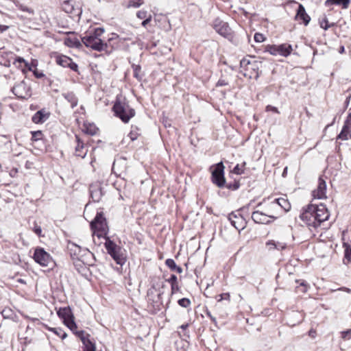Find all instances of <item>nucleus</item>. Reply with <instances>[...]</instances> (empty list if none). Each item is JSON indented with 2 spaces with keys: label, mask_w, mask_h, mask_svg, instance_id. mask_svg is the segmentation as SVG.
I'll return each instance as SVG.
<instances>
[{
  "label": "nucleus",
  "mask_w": 351,
  "mask_h": 351,
  "mask_svg": "<svg viewBox=\"0 0 351 351\" xmlns=\"http://www.w3.org/2000/svg\"><path fill=\"white\" fill-rule=\"evenodd\" d=\"M326 181L319 177L318 180V186L315 190L313 191V196L317 199L326 198Z\"/></svg>",
  "instance_id": "f3484780"
},
{
  "label": "nucleus",
  "mask_w": 351,
  "mask_h": 351,
  "mask_svg": "<svg viewBox=\"0 0 351 351\" xmlns=\"http://www.w3.org/2000/svg\"><path fill=\"white\" fill-rule=\"evenodd\" d=\"M148 13L146 10H139L136 13V16L140 19H145L148 17Z\"/></svg>",
  "instance_id": "09e8293b"
},
{
  "label": "nucleus",
  "mask_w": 351,
  "mask_h": 351,
  "mask_svg": "<svg viewBox=\"0 0 351 351\" xmlns=\"http://www.w3.org/2000/svg\"><path fill=\"white\" fill-rule=\"evenodd\" d=\"M266 245L268 247L269 250L276 249V241L274 240H269L266 243Z\"/></svg>",
  "instance_id": "864d4df0"
},
{
  "label": "nucleus",
  "mask_w": 351,
  "mask_h": 351,
  "mask_svg": "<svg viewBox=\"0 0 351 351\" xmlns=\"http://www.w3.org/2000/svg\"><path fill=\"white\" fill-rule=\"evenodd\" d=\"M219 299H218V301L220 302L223 300H230V295L229 293H221L219 295Z\"/></svg>",
  "instance_id": "4d7b16f0"
},
{
  "label": "nucleus",
  "mask_w": 351,
  "mask_h": 351,
  "mask_svg": "<svg viewBox=\"0 0 351 351\" xmlns=\"http://www.w3.org/2000/svg\"><path fill=\"white\" fill-rule=\"evenodd\" d=\"M67 250L69 251L71 260L82 258L87 261V258H92L94 256L93 254L87 248H82L73 243H67Z\"/></svg>",
  "instance_id": "20e7f679"
},
{
  "label": "nucleus",
  "mask_w": 351,
  "mask_h": 351,
  "mask_svg": "<svg viewBox=\"0 0 351 351\" xmlns=\"http://www.w3.org/2000/svg\"><path fill=\"white\" fill-rule=\"evenodd\" d=\"M67 101L71 103V108H74L77 104V99L73 93L67 94Z\"/></svg>",
  "instance_id": "c9c22d12"
},
{
  "label": "nucleus",
  "mask_w": 351,
  "mask_h": 351,
  "mask_svg": "<svg viewBox=\"0 0 351 351\" xmlns=\"http://www.w3.org/2000/svg\"><path fill=\"white\" fill-rule=\"evenodd\" d=\"M314 207L315 208V218L318 221L319 226L321 225L322 222L328 220L329 218V212L326 207V206L323 204H320L319 205L314 204Z\"/></svg>",
  "instance_id": "4468645a"
},
{
  "label": "nucleus",
  "mask_w": 351,
  "mask_h": 351,
  "mask_svg": "<svg viewBox=\"0 0 351 351\" xmlns=\"http://www.w3.org/2000/svg\"><path fill=\"white\" fill-rule=\"evenodd\" d=\"M89 337L90 335L86 333L80 339L84 346L82 351H95V345Z\"/></svg>",
  "instance_id": "5701e85b"
},
{
  "label": "nucleus",
  "mask_w": 351,
  "mask_h": 351,
  "mask_svg": "<svg viewBox=\"0 0 351 351\" xmlns=\"http://www.w3.org/2000/svg\"><path fill=\"white\" fill-rule=\"evenodd\" d=\"M350 0H326L325 1L326 6H330L332 5H341L343 9L348 8Z\"/></svg>",
  "instance_id": "393cba45"
},
{
  "label": "nucleus",
  "mask_w": 351,
  "mask_h": 351,
  "mask_svg": "<svg viewBox=\"0 0 351 351\" xmlns=\"http://www.w3.org/2000/svg\"><path fill=\"white\" fill-rule=\"evenodd\" d=\"M245 162H244L242 165L237 164L233 169L232 173L237 175H241L244 173V167Z\"/></svg>",
  "instance_id": "72a5a7b5"
},
{
  "label": "nucleus",
  "mask_w": 351,
  "mask_h": 351,
  "mask_svg": "<svg viewBox=\"0 0 351 351\" xmlns=\"http://www.w3.org/2000/svg\"><path fill=\"white\" fill-rule=\"evenodd\" d=\"M90 194L92 199L95 202H99L104 193L99 184H92L90 186Z\"/></svg>",
  "instance_id": "4be33fe9"
},
{
  "label": "nucleus",
  "mask_w": 351,
  "mask_h": 351,
  "mask_svg": "<svg viewBox=\"0 0 351 351\" xmlns=\"http://www.w3.org/2000/svg\"><path fill=\"white\" fill-rule=\"evenodd\" d=\"M213 27L219 34L224 38H232V31L228 23L217 18L214 20Z\"/></svg>",
  "instance_id": "6e6552de"
},
{
  "label": "nucleus",
  "mask_w": 351,
  "mask_h": 351,
  "mask_svg": "<svg viewBox=\"0 0 351 351\" xmlns=\"http://www.w3.org/2000/svg\"><path fill=\"white\" fill-rule=\"evenodd\" d=\"M57 313L61 318L62 323L66 325V307H60Z\"/></svg>",
  "instance_id": "4c0bfd02"
},
{
  "label": "nucleus",
  "mask_w": 351,
  "mask_h": 351,
  "mask_svg": "<svg viewBox=\"0 0 351 351\" xmlns=\"http://www.w3.org/2000/svg\"><path fill=\"white\" fill-rule=\"evenodd\" d=\"M166 281L170 285L178 282V278L175 274H171L170 278L167 279Z\"/></svg>",
  "instance_id": "603ef678"
},
{
  "label": "nucleus",
  "mask_w": 351,
  "mask_h": 351,
  "mask_svg": "<svg viewBox=\"0 0 351 351\" xmlns=\"http://www.w3.org/2000/svg\"><path fill=\"white\" fill-rule=\"evenodd\" d=\"M265 51L269 52L271 55L277 56L278 55V45H267L265 47Z\"/></svg>",
  "instance_id": "2f4dec72"
},
{
  "label": "nucleus",
  "mask_w": 351,
  "mask_h": 351,
  "mask_svg": "<svg viewBox=\"0 0 351 351\" xmlns=\"http://www.w3.org/2000/svg\"><path fill=\"white\" fill-rule=\"evenodd\" d=\"M112 110L114 115L125 123H128L136 114L134 109L129 105L125 98L121 99L117 97L113 105Z\"/></svg>",
  "instance_id": "f03ea898"
},
{
  "label": "nucleus",
  "mask_w": 351,
  "mask_h": 351,
  "mask_svg": "<svg viewBox=\"0 0 351 351\" xmlns=\"http://www.w3.org/2000/svg\"><path fill=\"white\" fill-rule=\"evenodd\" d=\"M351 129L347 128L346 126H343L341 132L338 134L337 139L341 141H346L348 139V136H351Z\"/></svg>",
  "instance_id": "cd10ccee"
},
{
  "label": "nucleus",
  "mask_w": 351,
  "mask_h": 351,
  "mask_svg": "<svg viewBox=\"0 0 351 351\" xmlns=\"http://www.w3.org/2000/svg\"><path fill=\"white\" fill-rule=\"evenodd\" d=\"M83 46L82 37L74 32H67V47L80 49Z\"/></svg>",
  "instance_id": "2eb2a0df"
},
{
  "label": "nucleus",
  "mask_w": 351,
  "mask_h": 351,
  "mask_svg": "<svg viewBox=\"0 0 351 351\" xmlns=\"http://www.w3.org/2000/svg\"><path fill=\"white\" fill-rule=\"evenodd\" d=\"M165 265L171 269V271H174L176 267L178 266L174 261L173 259L171 258H167L165 261Z\"/></svg>",
  "instance_id": "a19ab883"
},
{
  "label": "nucleus",
  "mask_w": 351,
  "mask_h": 351,
  "mask_svg": "<svg viewBox=\"0 0 351 351\" xmlns=\"http://www.w3.org/2000/svg\"><path fill=\"white\" fill-rule=\"evenodd\" d=\"M228 220L231 225L239 231L243 230L246 226V221L240 213H231L228 215Z\"/></svg>",
  "instance_id": "f8f14e48"
},
{
  "label": "nucleus",
  "mask_w": 351,
  "mask_h": 351,
  "mask_svg": "<svg viewBox=\"0 0 351 351\" xmlns=\"http://www.w3.org/2000/svg\"><path fill=\"white\" fill-rule=\"evenodd\" d=\"M254 38L256 43H262L265 40V37H264L263 34H262L261 33H256L254 34Z\"/></svg>",
  "instance_id": "8fccbe9b"
},
{
  "label": "nucleus",
  "mask_w": 351,
  "mask_h": 351,
  "mask_svg": "<svg viewBox=\"0 0 351 351\" xmlns=\"http://www.w3.org/2000/svg\"><path fill=\"white\" fill-rule=\"evenodd\" d=\"M260 64V62L256 60L250 61L247 58H243L240 61V67L242 69L241 72H243L244 76L256 80L259 77Z\"/></svg>",
  "instance_id": "7ed1b4c3"
},
{
  "label": "nucleus",
  "mask_w": 351,
  "mask_h": 351,
  "mask_svg": "<svg viewBox=\"0 0 351 351\" xmlns=\"http://www.w3.org/2000/svg\"><path fill=\"white\" fill-rule=\"evenodd\" d=\"M34 75L37 78H41L44 76V74L42 72H38V71H36L34 72Z\"/></svg>",
  "instance_id": "0e129e2a"
},
{
  "label": "nucleus",
  "mask_w": 351,
  "mask_h": 351,
  "mask_svg": "<svg viewBox=\"0 0 351 351\" xmlns=\"http://www.w3.org/2000/svg\"><path fill=\"white\" fill-rule=\"evenodd\" d=\"M42 136H43V134H42L41 131H40V130L32 132V141H38L42 138Z\"/></svg>",
  "instance_id": "a18cd8bd"
},
{
  "label": "nucleus",
  "mask_w": 351,
  "mask_h": 351,
  "mask_svg": "<svg viewBox=\"0 0 351 351\" xmlns=\"http://www.w3.org/2000/svg\"><path fill=\"white\" fill-rule=\"evenodd\" d=\"M343 247L344 248V264H348L351 263V245L348 243L343 242Z\"/></svg>",
  "instance_id": "a878e982"
},
{
  "label": "nucleus",
  "mask_w": 351,
  "mask_h": 351,
  "mask_svg": "<svg viewBox=\"0 0 351 351\" xmlns=\"http://www.w3.org/2000/svg\"><path fill=\"white\" fill-rule=\"evenodd\" d=\"M343 126H346L347 128L351 129V113H349L348 115L344 122Z\"/></svg>",
  "instance_id": "5fc2aeb1"
},
{
  "label": "nucleus",
  "mask_w": 351,
  "mask_h": 351,
  "mask_svg": "<svg viewBox=\"0 0 351 351\" xmlns=\"http://www.w3.org/2000/svg\"><path fill=\"white\" fill-rule=\"evenodd\" d=\"M34 261L43 267H47L52 263V259L49 254L44 250L43 248L37 247L34 253Z\"/></svg>",
  "instance_id": "9d476101"
},
{
  "label": "nucleus",
  "mask_w": 351,
  "mask_h": 351,
  "mask_svg": "<svg viewBox=\"0 0 351 351\" xmlns=\"http://www.w3.org/2000/svg\"><path fill=\"white\" fill-rule=\"evenodd\" d=\"M308 335L312 338H315L316 335V331L313 329L310 330L308 332Z\"/></svg>",
  "instance_id": "69168bd1"
},
{
  "label": "nucleus",
  "mask_w": 351,
  "mask_h": 351,
  "mask_svg": "<svg viewBox=\"0 0 351 351\" xmlns=\"http://www.w3.org/2000/svg\"><path fill=\"white\" fill-rule=\"evenodd\" d=\"M67 67H69L73 71L79 73L78 66L76 63L73 62L72 59L67 56Z\"/></svg>",
  "instance_id": "e433bc0d"
},
{
  "label": "nucleus",
  "mask_w": 351,
  "mask_h": 351,
  "mask_svg": "<svg viewBox=\"0 0 351 351\" xmlns=\"http://www.w3.org/2000/svg\"><path fill=\"white\" fill-rule=\"evenodd\" d=\"M12 91L20 99H27L32 95L30 86L24 80L16 84L12 88Z\"/></svg>",
  "instance_id": "1a4fd4ad"
},
{
  "label": "nucleus",
  "mask_w": 351,
  "mask_h": 351,
  "mask_svg": "<svg viewBox=\"0 0 351 351\" xmlns=\"http://www.w3.org/2000/svg\"><path fill=\"white\" fill-rule=\"evenodd\" d=\"M75 155L82 158H84L88 152L87 147L77 135H75Z\"/></svg>",
  "instance_id": "aec40b11"
},
{
  "label": "nucleus",
  "mask_w": 351,
  "mask_h": 351,
  "mask_svg": "<svg viewBox=\"0 0 351 351\" xmlns=\"http://www.w3.org/2000/svg\"><path fill=\"white\" fill-rule=\"evenodd\" d=\"M9 28L8 26L4 25H0V32H3Z\"/></svg>",
  "instance_id": "338daca9"
},
{
  "label": "nucleus",
  "mask_w": 351,
  "mask_h": 351,
  "mask_svg": "<svg viewBox=\"0 0 351 351\" xmlns=\"http://www.w3.org/2000/svg\"><path fill=\"white\" fill-rule=\"evenodd\" d=\"M278 55L282 56L283 57L289 56L292 51V46L289 43H283L278 45Z\"/></svg>",
  "instance_id": "b1692460"
},
{
  "label": "nucleus",
  "mask_w": 351,
  "mask_h": 351,
  "mask_svg": "<svg viewBox=\"0 0 351 351\" xmlns=\"http://www.w3.org/2000/svg\"><path fill=\"white\" fill-rule=\"evenodd\" d=\"M104 33V29L101 27H97L94 29V30L90 32L88 34L91 35L93 37H96L98 38H101L100 37Z\"/></svg>",
  "instance_id": "473e14b6"
},
{
  "label": "nucleus",
  "mask_w": 351,
  "mask_h": 351,
  "mask_svg": "<svg viewBox=\"0 0 351 351\" xmlns=\"http://www.w3.org/2000/svg\"><path fill=\"white\" fill-rule=\"evenodd\" d=\"M91 229L98 237H104L106 242L104 246L108 254L113 258L117 264L122 266L125 263V258L123 254L122 248L117 245L110 239L106 237L108 227L106 219L102 212L97 213L93 221L90 223Z\"/></svg>",
  "instance_id": "f257e3e1"
},
{
  "label": "nucleus",
  "mask_w": 351,
  "mask_h": 351,
  "mask_svg": "<svg viewBox=\"0 0 351 351\" xmlns=\"http://www.w3.org/2000/svg\"><path fill=\"white\" fill-rule=\"evenodd\" d=\"M50 117V112L45 109H41L37 111L32 117V120L35 123H43L45 122Z\"/></svg>",
  "instance_id": "412c9836"
},
{
  "label": "nucleus",
  "mask_w": 351,
  "mask_h": 351,
  "mask_svg": "<svg viewBox=\"0 0 351 351\" xmlns=\"http://www.w3.org/2000/svg\"><path fill=\"white\" fill-rule=\"evenodd\" d=\"M178 304L183 308H188L191 306V302L189 298H183L182 299L178 300Z\"/></svg>",
  "instance_id": "f704fd0d"
},
{
  "label": "nucleus",
  "mask_w": 351,
  "mask_h": 351,
  "mask_svg": "<svg viewBox=\"0 0 351 351\" xmlns=\"http://www.w3.org/2000/svg\"><path fill=\"white\" fill-rule=\"evenodd\" d=\"M143 0H130V5L138 8L143 4Z\"/></svg>",
  "instance_id": "3c124183"
},
{
  "label": "nucleus",
  "mask_w": 351,
  "mask_h": 351,
  "mask_svg": "<svg viewBox=\"0 0 351 351\" xmlns=\"http://www.w3.org/2000/svg\"><path fill=\"white\" fill-rule=\"evenodd\" d=\"M10 312V310H3V311L1 312V314L4 317H8V313Z\"/></svg>",
  "instance_id": "774afa93"
},
{
  "label": "nucleus",
  "mask_w": 351,
  "mask_h": 351,
  "mask_svg": "<svg viewBox=\"0 0 351 351\" xmlns=\"http://www.w3.org/2000/svg\"><path fill=\"white\" fill-rule=\"evenodd\" d=\"M266 110L267 111H272L275 113H279V111L276 107L271 106L269 105L266 107Z\"/></svg>",
  "instance_id": "bf43d9fd"
},
{
  "label": "nucleus",
  "mask_w": 351,
  "mask_h": 351,
  "mask_svg": "<svg viewBox=\"0 0 351 351\" xmlns=\"http://www.w3.org/2000/svg\"><path fill=\"white\" fill-rule=\"evenodd\" d=\"M128 169V163L125 158L120 156L114 159L112 165L113 172L121 176L125 173Z\"/></svg>",
  "instance_id": "ddd939ff"
},
{
  "label": "nucleus",
  "mask_w": 351,
  "mask_h": 351,
  "mask_svg": "<svg viewBox=\"0 0 351 351\" xmlns=\"http://www.w3.org/2000/svg\"><path fill=\"white\" fill-rule=\"evenodd\" d=\"M98 128L94 125H90L86 128V132L92 136L97 134Z\"/></svg>",
  "instance_id": "ea45409f"
},
{
  "label": "nucleus",
  "mask_w": 351,
  "mask_h": 351,
  "mask_svg": "<svg viewBox=\"0 0 351 351\" xmlns=\"http://www.w3.org/2000/svg\"><path fill=\"white\" fill-rule=\"evenodd\" d=\"M227 84H228V83L224 80H221V79H220L217 83V86H223Z\"/></svg>",
  "instance_id": "e2e57ef3"
},
{
  "label": "nucleus",
  "mask_w": 351,
  "mask_h": 351,
  "mask_svg": "<svg viewBox=\"0 0 351 351\" xmlns=\"http://www.w3.org/2000/svg\"><path fill=\"white\" fill-rule=\"evenodd\" d=\"M274 216L267 215L260 211H254L252 214V219L256 223L268 224L271 222V219H274Z\"/></svg>",
  "instance_id": "dca6fc26"
},
{
  "label": "nucleus",
  "mask_w": 351,
  "mask_h": 351,
  "mask_svg": "<svg viewBox=\"0 0 351 351\" xmlns=\"http://www.w3.org/2000/svg\"><path fill=\"white\" fill-rule=\"evenodd\" d=\"M227 189H231V190H237L239 188L240 184L239 181H234V182L227 183L225 184V186Z\"/></svg>",
  "instance_id": "79ce46f5"
},
{
  "label": "nucleus",
  "mask_w": 351,
  "mask_h": 351,
  "mask_svg": "<svg viewBox=\"0 0 351 351\" xmlns=\"http://www.w3.org/2000/svg\"><path fill=\"white\" fill-rule=\"evenodd\" d=\"M319 23L320 27L324 30L328 29L330 27L335 25V23H329L328 18L326 16H324L322 19L319 20Z\"/></svg>",
  "instance_id": "c756f323"
},
{
  "label": "nucleus",
  "mask_w": 351,
  "mask_h": 351,
  "mask_svg": "<svg viewBox=\"0 0 351 351\" xmlns=\"http://www.w3.org/2000/svg\"><path fill=\"white\" fill-rule=\"evenodd\" d=\"M51 58L54 59L57 64L64 67V62H65L64 56L60 55L58 52H53L51 54Z\"/></svg>",
  "instance_id": "c85d7f7f"
},
{
  "label": "nucleus",
  "mask_w": 351,
  "mask_h": 351,
  "mask_svg": "<svg viewBox=\"0 0 351 351\" xmlns=\"http://www.w3.org/2000/svg\"><path fill=\"white\" fill-rule=\"evenodd\" d=\"M341 338L343 339V340H349L351 339V329H348L346 331H342L341 332Z\"/></svg>",
  "instance_id": "49530a36"
},
{
  "label": "nucleus",
  "mask_w": 351,
  "mask_h": 351,
  "mask_svg": "<svg viewBox=\"0 0 351 351\" xmlns=\"http://www.w3.org/2000/svg\"><path fill=\"white\" fill-rule=\"evenodd\" d=\"M224 169L225 167L223 162H219L214 166V169L212 171V182L219 188L224 187L226 184Z\"/></svg>",
  "instance_id": "423d86ee"
},
{
  "label": "nucleus",
  "mask_w": 351,
  "mask_h": 351,
  "mask_svg": "<svg viewBox=\"0 0 351 351\" xmlns=\"http://www.w3.org/2000/svg\"><path fill=\"white\" fill-rule=\"evenodd\" d=\"M67 13L69 12L68 10L69 7H71V14L72 16H70L71 18L79 17L81 14V10L79 8H75L72 4L70 3V1L67 0Z\"/></svg>",
  "instance_id": "7c9ffc66"
},
{
  "label": "nucleus",
  "mask_w": 351,
  "mask_h": 351,
  "mask_svg": "<svg viewBox=\"0 0 351 351\" xmlns=\"http://www.w3.org/2000/svg\"><path fill=\"white\" fill-rule=\"evenodd\" d=\"M274 202L277 203L285 211H288L291 208V204L287 199H285L284 197H280L275 199Z\"/></svg>",
  "instance_id": "bb28decb"
},
{
  "label": "nucleus",
  "mask_w": 351,
  "mask_h": 351,
  "mask_svg": "<svg viewBox=\"0 0 351 351\" xmlns=\"http://www.w3.org/2000/svg\"><path fill=\"white\" fill-rule=\"evenodd\" d=\"M82 43L86 47L97 51H105L108 46L101 38L93 37L90 34L82 38Z\"/></svg>",
  "instance_id": "0eeeda50"
},
{
  "label": "nucleus",
  "mask_w": 351,
  "mask_h": 351,
  "mask_svg": "<svg viewBox=\"0 0 351 351\" xmlns=\"http://www.w3.org/2000/svg\"><path fill=\"white\" fill-rule=\"evenodd\" d=\"M67 328H69L79 339L86 334L83 330H77V326L75 322V317L70 306H67Z\"/></svg>",
  "instance_id": "9b49d317"
},
{
  "label": "nucleus",
  "mask_w": 351,
  "mask_h": 351,
  "mask_svg": "<svg viewBox=\"0 0 351 351\" xmlns=\"http://www.w3.org/2000/svg\"><path fill=\"white\" fill-rule=\"evenodd\" d=\"M33 232L40 237H44V235L42 234L41 227L40 226H38L36 222L34 223Z\"/></svg>",
  "instance_id": "c03bdc74"
},
{
  "label": "nucleus",
  "mask_w": 351,
  "mask_h": 351,
  "mask_svg": "<svg viewBox=\"0 0 351 351\" xmlns=\"http://www.w3.org/2000/svg\"><path fill=\"white\" fill-rule=\"evenodd\" d=\"M129 136L130 138V139L132 141H134L138 137V134L137 133H134L133 131H131L129 134Z\"/></svg>",
  "instance_id": "680f3d73"
},
{
  "label": "nucleus",
  "mask_w": 351,
  "mask_h": 351,
  "mask_svg": "<svg viewBox=\"0 0 351 351\" xmlns=\"http://www.w3.org/2000/svg\"><path fill=\"white\" fill-rule=\"evenodd\" d=\"M49 330L60 337L62 339L66 338V332H64L62 329L59 328H51Z\"/></svg>",
  "instance_id": "58836bf2"
},
{
  "label": "nucleus",
  "mask_w": 351,
  "mask_h": 351,
  "mask_svg": "<svg viewBox=\"0 0 351 351\" xmlns=\"http://www.w3.org/2000/svg\"><path fill=\"white\" fill-rule=\"evenodd\" d=\"M132 66L133 69L134 77L138 80L141 79V77L139 75L141 70V66L139 65H136V64H132Z\"/></svg>",
  "instance_id": "37998d69"
},
{
  "label": "nucleus",
  "mask_w": 351,
  "mask_h": 351,
  "mask_svg": "<svg viewBox=\"0 0 351 351\" xmlns=\"http://www.w3.org/2000/svg\"><path fill=\"white\" fill-rule=\"evenodd\" d=\"M180 291L178 282L171 285V295H173Z\"/></svg>",
  "instance_id": "de8ad7c7"
},
{
  "label": "nucleus",
  "mask_w": 351,
  "mask_h": 351,
  "mask_svg": "<svg viewBox=\"0 0 351 351\" xmlns=\"http://www.w3.org/2000/svg\"><path fill=\"white\" fill-rule=\"evenodd\" d=\"M315 208L314 204H309L306 208H303V211L301 213L300 217L309 227L317 228L318 225V221L315 218Z\"/></svg>",
  "instance_id": "39448f33"
},
{
  "label": "nucleus",
  "mask_w": 351,
  "mask_h": 351,
  "mask_svg": "<svg viewBox=\"0 0 351 351\" xmlns=\"http://www.w3.org/2000/svg\"><path fill=\"white\" fill-rule=\"evenodd\" d=\"M152 16L149 14L148 17L145 19V20L142 22L141 25L143 27H146V25L151 21Z\"/></svg>",
  "instance_id": "052dcab7"
},
{
  "label": "nucleus",
  "mask_w": 351,
  "mask_h": 351,
  "mask_svg": "<svg viewBox=\"0 0 351 351\" xmlns=\"http://www.w3.org/2000/svg\"><path fill=\"white\" fill-rule=\"evenodd\" d=\"M295 19L296 21H302L303 24L306 26L311 21V17L306 13L304 5L301 3H300L298 5Z\"/></svg>",
  "instance_id": "6ab92c4d"
},
{
  "label": "nucleus",
  "mask_w": 351,
  "mask_h": 351,
  "mask_svg": "<svg viewBox=\"0 0 351 351\" xmlns=\"http://www.w3.org/2000/svg\"><path fill=\"white\" fill-rule=\"evenodd\" d=\"M73 264L79 273H82L86 271L87 266L92 265L94 262V257L92 258H87V261H84L82 258H76L72 260Z\"/></svg>",
  "instance_id": "a211bd4d"
},
{
  "label": "nucleus",
  "mask_w": 351,
  "mask_h": 351,
  "mask_svg": "<svg viewBox=\"0 0 351 351\" xmlns=\"http://www.w3.org/2000/svg\"><path fill=\"white\" fill-rule=\"evenodd\" d=\"M19 8L22 11L27 12H28L29 14H34V10L32 8H28V7H27L25 5H21L19 6Z\"/></svg>",
  "instance_id": "13d9d810"
},
{
  "label": "nucleus",
  "mask_w": 351,
  "mask_h": 351,
  "mask_svg": "<svg viewBox=\"0 0 351 351\" xmlns=\"http://www.w3.org/2000/svg\"><path fill=\"white\" fill-rule=\"evenodd\" d=\"M287 244L283 242H276V249L278 250H282L285 249Z\"/></svg>",
  "instance_id": "6e6d98bb"
}]
</instances>
